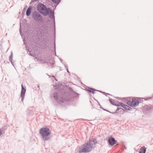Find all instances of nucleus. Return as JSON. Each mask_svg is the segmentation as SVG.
<instances>
[{"label": "nucleus", "instance_id": "25", "mask_svg": "<svg viewBox=\"0 0 153 153\" xmlns=\"http://www.w3.org/2000/svg\"><path fill=\"white\" fill-rule=\"evenodd\" d=\"M66 70L67 71V72L69 73V74H70V72L68 70V68H66Z\"/></svg>", "mask_w": 153, "mask_h": 153}, {"label": "nucleus", "instance_id": "14", "mask_svg": "<svg viewBox=\"0 0 153 153\" xmlns=\"http://www.w3.org/2000/svg\"><path fill=\"white\" fill-rule=\"evenodd\" d=\"M87 90L89 93H91L92 94H94L95 93V91H99L98 90H96L94 89L93 88H88L87 89Z\"/></svg>", "mask_w": 153, "mask_h": 153}, {"label": "nucleus", "instance_id": "6", "mask_svg": "<svg viewBox=\"0 0 153 153\" xmlns=\"http://www.w3.org/2000/svg\"><path fill=\"white\" fill-rule=\"evenodd\" d=\"M128 101L127 104L128 105L132 107H135L138 105L139 103L138 100L135 98L129 99V100H128Z\"/></svg>", "mask_w": 153, "mask_h": 153}, {"label": "nucleus", "instance_id": "35", "mask_svg": "<svg viewBox=\"0 0 153 153\" xmlns=\"http://www.w3.org/2000/svg\"><path fill=\"white\" fill-rule=\"evenodd\" d=\"M20 27H21V25H20Z\"/></svg>", "mask_w": 153, "mask_h": 153}, {"label": "nucleus", "instance_id": "18", "mask_svg": "<svg viewBox=\"0 0 153 153\" xmlns=\"http://www.w3.org/2000/svg\"><path fill=\"white\" fill-rule=\"evenodd\" d=\"M122 107L127 110H130V108H131L128 106L126 105L123 104V105L122 106Z\"/></svg>", "mask_w": 153, "mask_h": 153}, {"label": "nucleus", "instance_id": "13", "mask_svg": "<svg viewBox=\"0 0 153 153\" xmlns=\"http://www.w3.org/2000/svg\"><path fill=\"white\" fill-rule=\"evenodd\" d=\"M35 109L33 107L29 108L27 110V113L29 115H33L34 114Z\"/></svg>", "mask_w": 153, "mask_h": 153}, {"label": "nucleus", "instance_id": "19", "mask_svg": "<svg viewBox=\"0 0 153 153\" xmlns=\"http://www.w3.org/2000/svg\"><path fill=\"white\" fill-rule=\"evenodd\" d=\"M27 51L29 52L30 55L33 56H34V54L31 51H30L29 49L27 48Z\"/></svg>", "mask_w": 153, "mask_h": 153}, {"label": "nucleus", "instance_id": "33", "mask_svg": "<svg viewBox=\"0 0 153 153\" xmlns=\"http://www.w3.org/2000/svg\"><path fill=\"white\" fill-rule=\"evenodd\" d=\"M55 47H56V46H55Z\"/></svg>", "mask_w": 153, "mask_h": 153}, {"label": "nucleus", "instance_id": "5", "mask_svg": "<svg viewBox=\"0 0 153 153\" xmlns=\"http://www.w3.org/2000/svg\"><path fill=\"white\" fill-rule=\"evenodd\" d=\"M32 17L36 21L42 22L43 21L42 17L41 15L37 11L34 12L32 14Z\"/></svg>", "mask_w": 153, "mask_h": 153}, {"label": "nucleus", "instance_id": "26", "mask_svg": "<svg viewBox=\"0 0 153 153\" xmlns=\"http://www.w3.org/2000/svg\"><path fill=\"white\" fill-rule=\"evenodd\" d=\"M19 31H20V34L21 35V33H22V31L21 30V29H20Z\"/></svg>", "mask_w": 153, "mask_h": 153}, {"label": "nucleus", "instance_id": "4", "mask_svg": "<svg viewBox=\"0 0 153 153\" xmlns=\"http://www.w3.org/2000/svg\"><path fill=\"white\" fill-rule=\"evenodd\" d=\"M37 8L39 12L46 16L48 15V10L50 8H47L44 4L40 3L38 4Z\"/></svg>", "mask_w": 153, "mask_h": 153}, {"label": "nucleus", "instance_id": "22", "mask_svg": "<svg viewBox=\"0 0 153 153\" xmlns=\"http://www.w3.org/2000/svg\"><path fill=\"white\" fill-rule=\"evenodd\" d=\"M149 99H151L153 101V98H146V100H148Z\"/></svg>", "mask_w": 153, "mask_h": 153}, {"label": "nucleus", "instance_id": "28", "mask_svg": "<svg viewBox=\"0 0 153 153\" xmlns=\"http://www.w3.org/2000/svg\"><path fill=\"white\" fill-rule=\"evenodd\" d=\"M36 59H37L38 60H39V59H38V58H37V57H36Z\"/></svg>", "mask_w": 153, "mask_h": 153}, {"label": "nucleus", "instance_id": "23", "mask_svg": "<svg viewBox=\"0 0 153 153\" xmlns=\"http://www.w3.org/2000/svg\"><path fill=\"white\" fill-rule=\"evenodd\" d=\"M27 7V6H26L24 8L23 10V12H25V10H26V8Z\"/></svg>", "mask_w": 153, "mask_h": 153}, {"label": "nucleus", "instance_id": "29", "mask_svg": "<svg viewBox=\"0 0 153 153\" xmlns=\"http://www.w3.org/2000/svg\"><path fill=\"white\" fill-rule=\"evenodd\" d=\"M60 61H61V62H62V60L61 59H60Z\"/></svg>", "mask_w": 153, "mask_h": 153}, {"label": "nucleus", "instance_id": "16", "mask_svg": "<svg viewBox=\"0 0 153 153\" xmlns=\"http://www.w3.org/2000/svg\"><path fill=\"white\" fill-rule=\"evenodd\" d=\"M146 150V148L145 147H142L140 149L139 153H145Z\"/></svg>", "mask_w": 153, "mask_h": 153}, {"label": "nucleus", "instance_id": "9", "mask_svg": "<svg viewBox=\"0 0 153 153\" xmlns=\"http://www.w3.org/2000/svg\"><path fill=\"white\" fill-rule=\"evenodd\" d=\"M108 142L109 143L110 145L113 146L114 144L116 143L117 141L114 138L110 137L108 139Z\"/></svg>", "mask_w": 153, "mask_h": 153}, {"label": "nucleus", "instance_id": "3", "mask_svg": "<svg viewBox=\"0 0 153 153\" xmlns=\"http://www.w3.org/2000/svg\"><path fill=\"white\" fill-rule=\"evenodd\" d=\"M51 131L48 128H43L39 130V134L43 140L45 141L50 139L49 135L51 134Z\"/></svg>", "mask_w": 153, "mask_h": 153}, {"label": "nucleus", "instance_id": "30", "mask_svg": "<svg viewBox=\"0 0 153 153\" xmlns=\"http://www.w3.org/2000/svg\"><path fill=\"white\" fill-rule=\"evenodd\" d=\"M53 77L54 78H55V77L54 76H53Z\"/></svg>", "mask_w": 153, "mask_h": 153}, {"label": "nucleus", "instance_id": "34", "mask_svg": "<svg viewBox=\"0 0 153 153\" xmlns=\"http://www.w3.org/2000/svg\"><path fill=\"white\" fill-rule=\"evenodd\" d=\"M100 91V92H102V91Z\"/></svg>", "mask_w": 153, "mask_h": 153}, {"label": "nucleus", "instance_id": "8", "mask_svg": "<svg viewBox=\"0 0 153 153\" xmlns=\"http://www.w3.org/2000/svg\"><path fill=\"white\" fill-rule=\"evenodd\" d=\"M26 92L25 88H24L22 84V90L21 92L20 96L21 97L22 99L21 100L22 102H23L25 97V94Z\"/></svg>", "mask_w": 153, "mask_h": 153}, {"label": "nucleus", "instance_id": "20", "mask_svg": "<svg viewBox=\"0 0 153 153\" xmlns=\"http://www.w3.org/2000/svg\"><path fill=\"white\" fill-rule=\"evenodd\" d=\"M54 3L58 4L60 2V0H51Z\"/></svg>", "mask_w": 153, "mask_h": 153}, {"label": "nucleus", "instance_id": "15", "mask_svg": "<svg viewBox=\"0 0 153 153\" xmlns=\"http://www.w3.org/2000/svg\"><path fill=\"white\" fill-rule=\"evenodd\" d=\"M31 10L32 7H30L27 9L26 12V15L27 16H29L30 15Z\"/></svg>", "mask_w": 153, "mask_h": 153}, {"label": "nucleus", "instance_id": "10", "mask_svg": "<svg viewBox=\"0 0 153 153\" xmlns=\"http://www.w3.org/2000/svg\"><path fill=\"white\" fill-rule=\"evenodd\" d=\"M144 111L146 113L151 112L153 108L148 105H145L143 107Z\"/></svg>", "mask_w": 153, "mask_h": 153}, {"label": "nucleus", "instance_id": "21", "mask_svg": "<svg viewBox=\"0 0 153 153\" xmlns=\"http://www.w3.org/2000/svg\"><path fill=\"white\" fill-rule=\"evenodd\" d=\"M3 131L1 129H0V136L3 134L2 132Z\"/></svg>", "mask_w": 153, "mask_h": 153}, {"label": "nucleus", "instance_id": "1", "mask_svg": "<svg viewBox=\"0 0 153 153\" xmlns=\"http://www.w3.org/2000/svg\"><path fill=\"white\" fill-rule=\"evenodd\" d=\"M78 97L77 93L74 92L71 88L68 87L65 88L59 91H54L51 95V99L59 104L64 102L65 101H71L73 98Z\"/></svg>", "mask_w": 153, "mask_h": 153}, {"label": "nucleus", "instance_id": "24", "mask_svg": "<svg viewBox=\"0 0 153 153\" xmlns=\"http://www.w3.org/2000/svg\"><path fill=\"white\" fill-rule=\"evenodd\" d=\"M36 1V0H32L31 1V2L30 3V4H31V3L32 2H35Z\"/></svg>", "mask_w": 153, "mask_h": 153}, {"label": "nucleus", "instance_id": "12", "mask_svg": "<svg viewBox=\"0 0 153 153\" xmlns=\"http://www.w3.org/2000/svg\"><path fill=\"white\" fill-rule=\"evenodd\" d=\"M48 14L49 17L51 19H53L54 20L55 19L54 12L49 8L48 9Z\"/></svg>", "mask_w": 153, "mask_h": 153}, {"label": "nucleus", "instance_id": "31", "mask_svg": "<svg viewBox=\"0 0 153 153\" xmlns=\"http://www.w3.org/2000/svg\"><path fill=\"white\" fill-rule=\"evenodd\" d=\"M55 80H56V81H57V80L56 79H55Z\"/></svg>", "mask_w": 153, "mask_h": 153}, {"label": "nucleus", "instance_id": "2", "mask_svg": "<svg viewBox=\"0 0 153 153\" xmlns=\"http://www.w3.org/2000/svg\"><path fill=\"white\" fill-rule=\"evenodd\" d=\"M97 143L96 139L94 138H90L89 141L81 146L79 148V153H86L91 152L96 143Z\"/></svg>", "mask_w": 153, "mask_h": 153}, {"label": "nucleus", "instance_id": "7", "mask_svg": "<svg viewBox=\"0 0 153 153\" xmlns=\"http://www.w3.org/2000/svg\"><path fill=\"white\" fill-rule=\"evenodd\" d=\"M110 102L113 105L117 106H121L123 105V103L119 102L117 100H115L112 99H109Z\"/></svg>", "mask_w": 153, "mask_h": 153}, {"label": "nucleus", "instance_id": "17", "mask_svg": "<svg viewBox=\"0 0 153 153\" xmlns=\"http://www.w3.org/2000/svg\"><path fill=\"white\" fill-rule=\"evenodd\" d=\"M13 53L12 51H11V53L10 56L9 57V60L10 61V62L13 65V63L12 62L13 60Z\"/></svg>", "mask_w": 153, "mask_h": 153}, {"label": "nucleus", "instance_id": "32", "mask_svg": "<svg viewBox=\"0 0 153 153\" xmlns=\"http://www.w3.org/2000/svg\"><path fill=\"white\" fill-rule=\"evenodd\" d=\"M38 88H39V86H38Z\"/></svg>", "mask_w": 153, "mask_h": 153}, {"label": "nucleus", "instance_id": "11", "mask_svg": "<svg viewBox=\"0 0 153 153\" xmlns=\"http://www.w3.org/2000/svg\"><path fill=\"white\" fill-rule=\"evenodd\" d=\"M105 111H108V112L110 113H111L112 114H116L117 115H118L119 114V112H120L121 111H122V110H123V109L121 108H117V110H116V111L115 112H111L110 111H108V110H106L103 109Z\"/></svg>", "mask_w": 153, "mask_h": 153}, {"label": "nucleus", "instance_id": "27", "mask_svg": "<svg viewBox=\"0 0 153 153\" xmlns=\"http://www.w3.org/2000/svg\"><path fill=\"white\" fill-rule=\"evenodd\" d=\"M64 66H65V67L66 68H67V66L65 65H64Z\"/></svg>", "mask_w": 153, "mask_h": 153}]
</instances>
